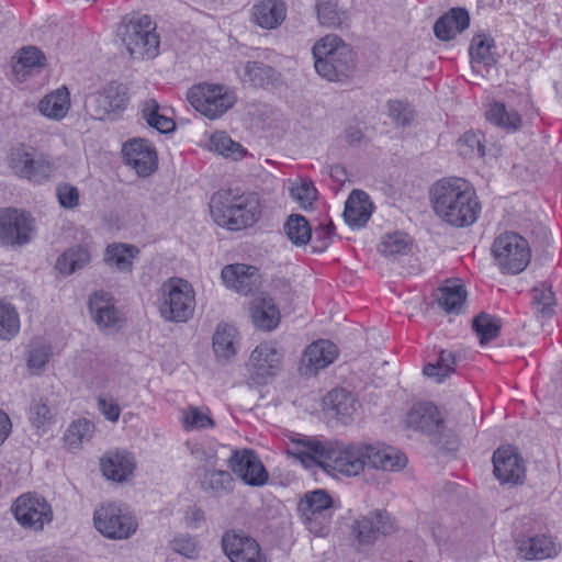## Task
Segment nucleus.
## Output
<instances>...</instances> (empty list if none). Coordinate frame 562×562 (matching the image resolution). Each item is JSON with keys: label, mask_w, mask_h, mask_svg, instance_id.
Here are the masks:
<instances>
[{"label": "nucleus", "mask_w": 562, "mask_h": 562, "mask_svg": "<svg viewBox=\"0 0 562 562\" xmlns=\"http://www.w3.org/2000/svg\"><path fill=\"white\" fill-rule=\"evenodd\" d=\"M288 453L305 468L315 465L326 472H338L347 476L360 474L367 465V443L345 442L337 439H319L299 435L291 439Z\"/></svg>", "instance_id": "obj_1"}, {"label": "nucleus", "mask_w": 562, "mask_h": 562, "mask_svg": "<svg viewBox=\"0 0 562 562\" xmlns=\"http://www.w3.org/2000/svg\"><path fill=\"white\" fill-rule=\"evenodd\" d=\"M436 215L452 227H469L481 214V203L469 181L459 177L438 180L430 189Z\"/></svg>", "instance_id": "obj_2"}, {"label": "nucleus", "mask_w": 562, "mask_h": 562, "mask_svg": "<svg viewBox=\"0 0 562 562\" xmlns=\"http://www.w3.org/2000/svg\"><path fill=\"white\" fill-rule=\"evenodd\" d=\"M210 206L215 223L229 231L252 226L261 214L259 195L237 188L214 193Z\"/></svg>", "instance_id": "obj_3"}, {"label": "nucleus", "mask_w": 562, "mask_h": 562, "mask_svg": "<svg viewBox=\"0 0 562 562\" xmlns=\"http://www.w3.org/2000/svg\"><path fill=\"white\" fill-rule=\"evenodd\" d=\"M312 53L316 72L328 81H345L356 70V53L335 34H328L317 41Z\"/></svg>", "instance_id": "obj_4"}, {"label": "nucleus", "mask_w": 562, "mask_h": 562, "mask_svg": "<svg viewBox=\"0 0 562 562\" xmlns=\"http://www.w3.org/2000/svg\"><path fill=\"white\" fill-rule=\"evenodd\" d=\"M195 308V296L191 284L179 278H171L161 286L159 313L167 322L186 323Z\"/></svg>", "instance_id": "obj_5"}, {"label": "nucleus", "mask_w": 562, "mask_h": 562, "mask_svg": "<svg viewBox=\"0 0 562 562\" xmlns=\"http://www.w3.org/2000/svg\"><path fill=\"white\" fill-rule=\"evenodd\" d=\"M492 254L502 273L517 274L530 262L531 250L526 238L515 232H506L495 238Z\"/></svg>", "instance_id": "obj_6"}, {"label": "nucleus", "mask_w": 562, "mask_h": 562, "mask_svg": "<svg viewBox=\"0 0 562 562\" xmlns=\"http://www.w3.org/2000/svg\"><path fill=\"white\" fill-rule=\"evenodd\" d=\"M156 23L147 14L132 19L124 25L122 41L133 58H154L159 54L160 37Z\"/></svg>", "instance_id": "obj_7"}, {"label": "nucleus", "mask_w": 562, "mask_h": 562, "mask_svg": "<svg viewBox=\"0 0 562 562\" xmlns=\"http://www.w3.org/2000/svg\"><path fill=\"white\" fill-rule=\"evenodd\" d=\"M190 104L207 119L215 120L226 113L236 102V95L224 85L202 82L189 89Z\"/></svg>", "instance_id": "obj_8"}, {"label": "nucleus", "mask_w": 562, "mask_h": 562, "mask_svg": "<svg viewBox=\"0 0 562 562\" xmlns=\"http://www.w3.org/2000/svg\"><path fill=\"white\" fill-rule=\"evenodd\" d=\"M95 529L105 538L125 540L138 529L136 517L126 508L116 504H105L93 513Z\"/></svg>", "instance_id": "obj_9"}, {"label": "nucleus", "mask_w": 562, "mask_h": 562, "mask_svg": "<svg viewBox=\"0 0 562 562\" xmlns=\"http://www.w3.org/2000/svg\"><path fill=\"white\" fill-rule=\"evenodd\" d=\"M8 164L18 177L34 183L47 181L53 172V164L46 156L24 145L10 150Z\"/></svg>", "instance_id": "obj_10"}, {"label": "nucleus", "mask_w": 562, "mask_h": 562, "mask_svg": "<svg viewBox=\"0 0 562 562\" xmlns=\"http://www.w3.org/2000/svg\"><path fill=\"white\" fill-rule=\"evenodd\" d=\"M35 231V220L26 211L3 207L0 209V245L24 246L32 239Z\"/></svg>", "instance_id": "obj_11"}, {"label": "nucleus", "mask_w": 562, "mask_h": 562, "mask_svg": "<svg viewBox=\"0 0 562 562\" xmlns=\"http://www.w3.org/2000/svg\"><path fill=\"white\" fill-rule=\"evenodd\" d=\"M12 512L18 522L35 531L44 529L53 520V509L47 501L36 494H23L15 499Z\"/></svg>", "instance_id": "obj_12"}, {"label": "nucleus", "mask_w": 562, "mask_h": 562, "mask_svg": "<svg viewBox=\"0 0 562 562\" xmlns=\"http://www.w3.org/2000/svg\"><path fill=\"white\" fill-rule=\"evenodd\" d=\"M282 352L273 342H262L251 352L247 363L249 384L265 385L268 380L277 374L282 361Z\"/></svg>", "instance_id": "obj_13"}, {"label": "nucleus", "mask_w": 562, "mask_h": 562, "mask_svg": "<svg viewBox=\"0 0 562 562\" xmlns=\"http://www.w3.org/2000/svg\"><path fill=\"white\" fill-rule=\"evenodd\" d=\"M221 546L231 562H267L258 541L241 529L226 530Z\"/></svg>", "instance_id": "obj_14"}, {"label": "nucleus", "mask_w": 562, "mask_h": 562, "mask_svg": "<svg viewBox=\"0 0 562 562\" xmlns=\"http://www.w3.org/2000/svg\"><path fill=\"white\" fill-rule=\"evenodd\" d=\"M227 465L246 485L259 487L267 484L269 480L267 469L252 449H235Z\"/></svg>", "instance_id": "obj_15"}, {"label": "nucleus", "mask_w": 562, "mask_h": 562, "mask_svg": "<svg viewBox=\"0 0 562 562\" xmlns=\"http://www.w3.org/2000/svg\"><path fill=\"white\" fill-rule=\"evenodd\" d=\"M395 524L385 510L375 509L355 520L351 535L358 550L374 543L379 535H390Z\"/></svg>", "instance_id": "obj_16"}, {"label": "nucleus", "mask_w": 562, "mask_h": 562, "mask_svg": "<svg viewBox=\"0 0 562 562\" xmlns=\"http://www.w3.org/2000/svg\"><path fill=\"white\" fill-rule=\"evenodd\" d=\"M407 427L431 438L435 445L441 443L446 424L436 405L429 402L415 404L406 416Z\"/></svg>", "instance_id": "obj_17"}, {"label": "nucleus", "mask_w": 562, "mask_h": 562, "mask_svg": "<svg viewBox=\"0 0 562 562\" xmlns=\"http://www.w3.org/2000/svg\"><path fill=\"white\" fill-rule=\"evenodd\" d=\"M125 162L139 177H148L157 169V153L155 147L143 138L127 140L122 149Z\"/></svg>", "instance_id": "obj_18"}, {"label": "nucleus", "mask_w": 562, "mask_h": 562, "mask_svg": "<svg viewBox=\"0 0 562 562\" xmlns=\"http://www.w3.org/2000/svg\"><path fill=\"white\" fill-rule=\"evenodd\" d=\"M494 474L502 483L521 484L525 480V464L516 448L505 446L493 453Z\"/></svg>", "instance_id": "obj_19"}, {"label": "nucleus", "mask_w": 562, "mask_h": 562, "mask_svg": "<svg viewBox=\"0 0 562 562\" xmlns=\"http://www.w3.org/2000/svg\"><path fill=\"white\" fill-rule=\"evenodd\" d=\"M221 278L226 288L248 295L257 291L261 284L258 268L246 263H232L222 269Z\"/></svg>", "instance_id": "obj_20"}, {"label": "nucleus", "mask_w": 562, "mask_h": 562, "mask_svg": "<svg viewBox=\"0 0 562 562\" xmlns=\"http://www.w3.org/2000/svg\"><path fill=\"white\" fill-rule=\"evenodd\" d=\"M127 101V88L122 83L111 82L92 95L90 106L93 115L99 120H103L113 112L124 110Z\"/></svg>", "instance_id": "obj_21"}, {"label": "nucleus", "mask_w": 562, "mask_h": 562, "mask_svg": "<svg viewBox=\"0 0 562 562\" xmlns=\"http://www.w3.org/2000/svg\"><path fill=\"white\" fill-rule=\"evenodd\" d=\"M338 356L337 346L329 340H317L311 344L302 357V373L315 374L318 370L333 363Z\"/></svg>", "instance_id": "obj_22"}, {"label": "nucleus", "mask_w": 562, "mask_h": 562, "mask_svg": "<svg viewBox=\"0 0 562 562\" xmlns=\"http://www.w3.org/2000/svg\"><path fill=\"white\" fill-rule=\"evenodd\" d=\"M367 465L384 471H398L407 464L402 451L382 443H367Z\"/></svg>", "instance_id": "obj_23"}, {"label": "nucleus", "mask_w": 562, "mask_h": 562, "mask_svg": "<svg viewBox=\"0 0 562 562\" xmlns=\"http://www.w3.org/2000/svg\"><path fill=\"white\" fill-rule=\"evenodd\" d=\"M470 25V14L464 8H452L441 15L434 24L435 36L448 42L462 33Z\"/></svg>", "instance_id": "obj_24"}, {"label": "nucleus", "mask_w": 562, "mask_h": 562, "mask_svg": "<svg viewBox=\"0 0 562 562\" xmlns=\"http://www.w3.org/2000/svg\"><path fill=\"white\" fill-rule=\"evenodd\" d=\"M103 475L114 482H123L133 474L136 463L127 451L108 452L100 461Z\"/></svg>", "instance_id": "obj_25"}, {"label": "nucleus", "mask_w": 562, "mask_h": 562, "mask_svg": "<svg viewBox=\"0 0 562 562\" xmlns=\"http://www.w3.org/2000/svg\"><path fill=\"white\" fill-rule=\"evenodd\" d=\"M517 549L522 559L544 560L558 555L560 548L551 537L538 535L517 540Z\"/></svg>", "instance_id": "obj_26"}, {"label": "nucleus", "mask_w": 562, "mask_h": 562, "mask_svg": "<svg viewBox=\"0 0 562 562\" xmlns=\"http://www.w3.org/2000/svg\"><path fill=\"white\" fill-rule=\"evenodd\" d=\"M286 16V5L282 0H260L252 7V21L265 30L281 25Z\"/></svg>", "instance_id": "obj_27"}, {"label": "nucleus", "mask_w": 562, "mask_h": 562, "mask_svg": "<svg viewBox=\"0 0 562 562\" xmlns=\"http://www.w3.org/2000/svg\"><path fill=\"white\" fill-rule=\"evenodd\" d=\"M280 311L274 300L267 293L254 301L251 318L254 325L261 330H273L280 323Z\"/></svg>", "instance_id": "obj_28"}, {"label": "nucleus", "mask_w": 562, "mask_h": 562, "mask_svg": "<svg viewBox=\"0 0 562 562\" xmlns=\"http://www.w3.org/2000/svg\"><path fill=\"white\" fill-rule=\"evenodd\" d=\"M89 310L99 327L111 328L116 326L119 321L117 311L108 293L103 291L94 292L89 299Z\"/></svg>", "instance_id": "obj_29"}, {"label": "nucleus", "mask_w": 562, "mask_h": 562, "mask_svg": "<svg viewBox=\"0 0 562 562\" xmlns=\"http://www.w3.org/2000/svg\"><path fill=\"white\" fill-rule=\"evenodd\" d=\"M139 255V249L131 244L113 243L106 246L103 260L106 266L120 272L131 273L133 261Z\"/></svg>", "instance_id": "obj_30"}, {"label": "nucleus", "mask_w": 562, "mask_h": 562, "mask_svg": "<svg viewBox=\"0 0 562 562\" xmlns=\"http://www.w3.org/2000/svg\"><path fill=\"white\" fill-rule=\"evenodd\" d=\"M364 198L368 195L363 191L353 190L346 201L344 218L351 228L363 227L370 220L371 212L368 210Z\"/></svg>", "instance_id": "obj_31"}, {"label": "nucleus", "mask_w": 562, "mask_h": 562, "mask_svg": "<svg viewBox=\"0 0 562 562\" xmlns=\"http://www.w3.org/2000/svg\"><path fill=\"white\" fill-rule=\"evenodd\" d=\"M486 120L493 125L516 133L522 125L521 115L516 110H507L503 102L494 101L485 113Z\"/></svg>", "instance_id": "obj_32"}, {"label": "nucleus", "mask_w": 562, "mask_h": 562, "mask_svg": "<svg viewBox=\"0 0 562 562\" xmlns=\"http://www.w3.org/2000/svg\"><path fill=\"white\" fill-rule=\"evenodd\" d=\"M69 108L70 97L66 87L47 94L38 104V110L44 116L55 120L65 117Z\"/></svg>", "instance_id": "obj_33"}, {"label": "nucleus", "mask_w": 562, "mask_h": 562, "mask_svg": "<svg viewBox=\"0 0 562 562\" xmlns=\"http://www.w3.org/2000/svg\"><path fill=\"white\" fill-rule=\"evenodd\" d=\"M91 260V254L86 246L76 245L66 249L56 261V269L63 274H71Z\"/></svg>", "instance_id": "obj_34"}, {"label": "nucleus", "mask_w": 562, "mask_h": 562, "mask_svg": "<svg viewBox=\"0 0 562 562\" xmlns=\"http://www.w3.org/2000/svg\"><path fill=\"white\" fill-rule=\"evenodd\" d=\"M502 319L495 315L481 312L472 321V329L482 346L496 339L502 329Z\"/></svg>", "instance_id": "obj_35"}, {"label": "nucleus", "mask_w": 562, "mask_h": 562, "mask_svg": "<svg viewBox=\"0 0 562 562\" xmlns=\"http://www.w3.org/2000/svg\"><path fill=\"white\" fill-rule=\"evenodd\" d=\"M241 80L261 88L277 80V71L273 67L261 61L248 60L244 66Z\"/></svg>", "instance_id": "obj_36"}, {"label": "nucleus", "mask_w": 562, "mask_h": 562, "mask_svg": "<svg viewBox=\"0 0 562 562\" xmlns=\"http://www.w3.org/2000/svg\"><path fill=\"white\" fill-rule=\"evenodd\" d=\"M494 48L495 41L493 37L482 34L474 35L469 47L471 63L487 67L494 66L497 63L493 52Z\"/></svg>", "instance_id": "obj_37"}, {"label": "nucleus", "mask_w": 562, "mask_h": 562, "mask_svg": "<svg viewBox=\"0 0 562 562\" xmlns=\"http://www.w3.org/2000/svg\"><path fill=\"white\" fill-rule=\"evenodd\" d=\"M159 103L155 99H147L142 105V117L146 123L161 134H169L176 130L175 121L159 112Z\"/></svg>", "instance_id": "obj_38"}, {"label": "nucleus", "mask_w": 562, "mask_h": 562, "mask_svg": "<svg viewBox=\"0 0 562 562\" xmlns=\"http://www.w3.org/2000/svg\"><path fill=\"white\" fill-rule=\"evenodd\" d=\"M326 403L336 416L344 420V423H346V419L350 418L357 411V402L353 395L344 389L330 391L326 396Z\"/></svg>", "instance_id": "obj_39"}, {"label": "nucleus", "mask_w": 562, "mask_h": 562, "mask_svg": "<svg viewBox=\"0 0 562 562\" xmlns=\"http://www.w3.org/2000/svg\"><path fill=\"white\" fill-rule=\"evenodd\" d=\"M235 336L236 329L233 326L226 323L217 325L213 336V350L217 358L229 359L235 356Z\"/></svg>", "instance_id": "obj_40"}, {"label": "nucleus", "mask_w": 562, "mask_h": 562, "mask_svg": "<svg viewBox=\"0 0 562 562\" xmlns=\"http://www.w3.org/2000/svg\"><path fill=\"white\" fill-rule=\"evenodd\" d=\"M93 428V424L86 418H80L72 422L64 435V442L67 449L69 451H76L80 449L83 442L90 440Z\"/></svg>", "instance_id": "obj_41"}, {"label": "nucleus", "mask_w": 562, "mask_h": 562, "mask_svg": "<svg viewBox=\"0 0 562 562\" xmlns=\"http://www.w3.org/2000/svg\"><path fill=\"white\" fill-rule=\"evenodd\" d=\"M467 300V291L461 284L446 285L440 289L439 306L447 313L460 314Z\"/></svg>", "instance_id": "obj_42"}, {"label": "nucleus", "mask_w": 562, "mask_h": 562, "mask_svg": "<svg viewBox=\"0 0 562 562\" xmlns=\"http://www.w3.org/2000/svg\"><path fill=\"white\" fill-rule=\"evenodd\" d=\"M45 60V55L37 47H23L16 56V61L13 65V71L18 76L25 77L32 71V69L43 67Z\"/></svg>", "instance_id": "obj_43"}, {"label": "nucleus", "mask_w": 562, "mask_h": 562, "mask_svg": "<svg viewBox=\"0 0 562 562\" xmlns=\"http://www.w3.org/2000/svg\"><path fill=\"white\" fill-rule=\"evenodd\" d=\"M202 487L204 491H211L216 496L229 494L234 488V480L227 471L207 470L202 481Z\"/></svg>", "instance_id": "obj_44"}, {"label": "nucleus", "mask_w": 562, "mask_h": 562, "mask_svg": "<svg viewBox=\"0 0 562 562\" xmlns=\"http://www.w3.org/2000/svg\"><path fill=\"white\" fill-rule=\"evenodd\" d=\"M289 239L296 246L306 245L312 239V228L307 220L300 214H292L284 224Z\"/></svg>", "instance_id": "obj_45"}, {"label": "nucleus", "mask_w": 562, "mask_h": 562, "mask_svg": "<svg viewBox=\"0 0 562 562\" xmlns=\"http://www.w3.org/2000/svg\"><path fill=\"white\" fill-rule=\"evenodd\" d=\"M457 360L452 351L441 350L436 363H428L423 372L429 378H436L437 382H442L445 378L456 371Z\"/></svg>", "instance_id": "obj_46"}, {"label": "nucleus", "mask_w": 562, "mask_h": 562, "mask_svg": "<svg viewBox=\"0 0 562 562\" xmlns=\"http://www.w3.org/2000/svg\"><path fill=\"white\" fill-rule=\"evenodd\" d=\"M411 245L407 234L403 232H394L386 234L378 246L379 252L384 257H393L405 255Z\"/></svg>", "instance_id": "obj_47"}, {"label": "nucleus", "mask_w": 562, "mask_h": 562, "mask_svg": "<svg viewBox=\"0 0 562 562\" xmlns=\"http://www.w3.org/2000/svg\"><path fill=\"white\" fill-rule=\"evenodd\" d=\"M333 499L330 495L324 490H315L306 493L304 499L300 502V509L307 516L321 514L331 507Z\"/></svg>", "instance_id": "obj_48"}, {"label": "nucleus", "mask_w": 562, "mask_h": 562, "mask_svg": "<svg viewBox=\"0 0 562 562\" xmlns=\"http://www.w3.org/2000/svg\"><path fill=\"white\" fill-rule=\"evenodd\" d=\"M316 14L319 23L327 27H340L342 24L341 12L338 10L337 0H317Z\"/></svg>", "instance_id": "obj_49"}, {"label": "nucleus", "mask_w": 562, "mask_h": 562, "mask_svg": "<svg viewBox=\"0 0 562 562\" xmlns=\"http://www.w3.org/2000/svg\"><path fill=\"white\" fill-rule=\"evenodd\" d=\"M211 148L225 157L235 160L244 156V148L237 142H234L226 133H215L210 139Z\"/></svg>", "instance_id": "obj_50"}, {"label": "nucleus", "mask_w": 562, "mask_h": 562, "mask_svg": "<svg viewBox=\"0 0 562 562\" xmlns=\"http://www.w3.org/2000/svg\"><path fill=\"white\" fill-rule=\"evenodd\" d=\"M20 328L19 315L15 308L8 303L0 302V338L11 339Z\"/></svg>", "instance_id": "obj_51"}, {"label": "nucleus", "mask_w": 562, "mask_h": 562, "mask_svg": "<svg viewBox=\"0 0 562 562\" xmlns=\"http://www.w3.org/2000/svg\"><path fill=\"white\" fill-rule=\"evenodd\" d=\"M389 115L397 126L406 127L412 124L415 111L407 102L393 100L387 102Z\"/></svg>", "instance_id": "obj_52"}, {"label": "nucleus", "mask_w": 562, "mask_h": 562, "mask_svg": "<svg viewBox=\"0 0 562 562\" xmlns=\"http://www.w3.org/2000/svg\"><path fill=\"white\" fill-rule=\"evenodd\" d=\"M53 413L48 405L42 400L33 401L30 407V420L38 431H46L53 423Z\"/></svg>", "instance_id": "obj_53"}, {"label": "nucleus", "mask_w": 562, "mask_h": 562, "mask_svg": "<svg viewBox=\"0 0 562 562\" xmlns=\"http://www.w3.org/2000/svg\"><path fill=\"white\" fill-rule=\"evenodd\" d=\"M170 549L188 559H195L199 554V541L189 533H179L169 543Z\"/></svg>", "instance_id": "obj_54"}, {"label": "nucleus", "mask_w": 562, "mask_h": 562, "mask_svg": "<svg viewBox=\"0 0 562 562\" xmlns=\"http://www.w3.org/2000/svg\"><path fill=\"white\" fill-rule=\"evenodd\" d=\"M290 195L302 209L307 210L312 207L313 202L316 200L317 190L312 181L303 180L291 187Z\"/></svg>", "instance_id": "obj_55"}, {"label": "nucleus", "mask_w": 562, "mask_h": 562, "mask_svg": "<svg viewBox=\"0 0 562 562\" xmlns=\"http://www.w3.org/2000/svg\"><path fill=\"white\" fill-rule=\"evenodd\" d=\"M533 304L543 315H551L555 305V297L552 289L547 283L535 286L531 291Z\"/></svg>", "instance_id": "obj_56"}, {"label": "nucleus", "mask_w": 562, "mask_h": 562, "mask_svg": "<svg viewBox=\"0 0 562 562\" xmlns=\"http://www.w3.org/2000/svg\"><path fill=\"white\" fill-rule=\"evenodd\" d=\"M335 235V225L330 221L326 224H319L314 231H312V248L314 252H324L333 243Z\"/></svg>", "instance_id": "obj_57"}, {"label": "nucleus", "mask_w": 562, "mask_h": 562, "mask_svg": "<svg viewBox=\"0 0 562 562\" xmlns=\"http://www.w3.org/2000/svg\"><path fill=\"white\" fill-rule=\"evenodd\" d=\"M214 426L210 415L201 412L198 407L190 406L183 417V427L186 430L205 429Z\"/></svg>", "instance_id": "obj_58"}, {"label": "nucleus", "mask_w": 562, "mask_h": 562, "mask_svg": "<svg viewBox=\"0 0 562 562\" xmlns=\"http://www.w3.org/2000/svg\"><path fill=\"white\" fill-rule=\"evenodd\" d=\"M56 193L58 202L64 209H75L79 204V190L71 184H59Z\"/></svg>", "instance_id": "obj_59"}, {"label": "nucleus", "mask_w": 562, "mask_h": 562, "mask_svg": "<svg viewBox=\"0 0 562 562\" xmlns=\"http://www.w3.org/2000/svg\"><path fill=\"white\" fill-rule=\"evenodd\" d=\"M52 349L49 346L41 345L29 351L27 367L31 370H42L49 360Z\"/></svg>", "instance_id": "obj_60"}, {"label": "nucleus", "mask_w": 562, "mask_h": 562, "mask_svg": "<svg viewBox=\"0 0 562 562\" xmlns=\"http://www.w3.org/2000/svg\"><path fill=\"white\" fill-rule=\"evenodd\" d=\"M460 142L470 148L471 155L482 158L485 156V146L483 144V135L473 131L465 132Z\"/></svg>", "instance_id": "obj_61"}, {"label": "nucleus", "mask_w": 562, "mask_h": 562, "mask_svg": "<svg viewBox=\"0 0 562 562\" xmlns=\"http://www.w3.org/2000/svg\"><path fill=\"white\" fill-rule=\"evenodd\" d=\"M98 406L103 416L110 422H116L121 415V408L119 404L113 401H108L105 398L100 397L98 400Z\"/></svg>", "instance_id": "obj_62"}, {"label": "nucleus", "mask_w": 562, "mask_h": 562, "mask_svg": "<svg viewBox=\"0 0 562 562\" xmlns=\"http://www.w3.org/2000/svg\"><path fill=\"white\" fill-rule=\"evenodd\" d=\"M186 519L189 526L198 528L202 522L205 521V514L203 509L199 507H192L187 512Z\"/></svg>", "instance_id": "obj_63"}, {"label": "nucleus", "mask_w": 562, "mask_h": 562, "mask_svg": "<svg viewBox=\"0 0 562 562\" xmlns=\"http://www.w3.org/2000/svg\"><path fill=\"white\" fill-rule=\"evenodd\" d=\"M363 137L364 134L358 126H348L345 130L346 142L351 146L359 144Z\"/></svg>", "instance_id": "obj_64"}]
</instances>
